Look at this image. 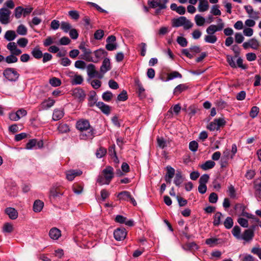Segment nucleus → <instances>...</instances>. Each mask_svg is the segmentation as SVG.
<instances>
[{
  "label": "nucleus",
  "instance_id": "3",
  "mask_svg": "<svg viewBox=\"0 0 261 261\" xmlns=\"http://www.w3.org/2000/svg\"><path fill=\"white\" fill-rule=\"evenodd\" d=\"M172 27L178 28L182 26L185 30H188L191 28L193 24L190 20L187 19L185 16H180L177 18H173L171 20Z\"/></svg>",
  "mask_w": 261,
  "mask_h": 261
},
{
  "label": "nucleus",
  "instance_id": "17",
  "mask_svg": "<svg viewBox=\"0 0 261 261\" xmlns=\"http://www.w3.org/2000/svg\"><path fill=\"white\" fill-rule=\"evenodd\" d=\"M254 236V231L252 229H248L244 231L241 236V239L246 242H249L253 239Z\"/></svg>",
  "mask_w": 261,
  "mask_h": 261
},
{
  "label": "nucleus",
  "instance_id": "60",
  "mask_svg": "<svg viewBox=\"0 0 261 261\" xmlns=\"http://www.w3.org/2000/svg\"><path fill=\"white\" fill-rule=\"evenodd\" d=\"M166 168L167 173L165 176L169 177V178H172L175 174L174 169L171 166H167Z\"/></svg>",
  "mask_w": 261,
  "mask_h": 261
},
{
  "label": "nucleus",
  "instance_id": "4",
  "mask_svg": "<svg viewBox=\"0 0 261 261\" xmlns=\"http://www.w3.org/2000/svg\"><path fill=\"white\" fill-rule=\"evenodd\" d=\"M169 0H148L147 4L149 8L155 9V13L158 14L160 13L161 10L166 9L167 8V4Z\"/></svg>",
  "mask_w": 261,
  "mask_h": 261
},
{
  "label": "nucleus",
  "instance_id": "14",
  "mask_svg": "<svg viewBox=\"0 0 261 261\" xmlns=\"http://www.w3.org/2000/svg\"><path fill=\"white\" fill-rule=\"evenodd\" d=\"M111 69V66L110 59L107 58H105L100 68V74L103 75L105 73L110 70Z\"/></svg>",
  "mask_w": 261,
  "mask_h": 261
},
{
  "label": "nucleus",
  "instance_id": "53",
  "mask_svg": "<svg viewBox=\"0 0 261 261\" xmlns=\"http://www.w3.org/2000/svg\"><path fill=\"white\" fill-rule=\"evenodd\" d=\"M23 8L20 6L17 7L14 10L15 17L18 19L21 17L22 14L23 13Z\"/></svg>",
  "mask_w": 261,
  "mask_h": 261
},
{
  "label": "nucleus",
  "instance_id": "26",
  "mask_svg": "<svg viewBox=\"0 0 261 261\" xmlns=\"http://www.w3.org/2000/svg\"><path fill=\"white\" fill-rule=\"evenodd\" d=\"M94 54L96 58V60H94L97 61V62H98L99 59L108 55V53L103 49H97L94 52Z\"/></svg>",
  "mask_w": 261,
  "mask_h": 261
},
{
  "label": "nucleus",
  "instance_id": "58",
  "mask_svg": "<svg viewBox=\"0 0 261 261\" xmlns=\"http://www.w3.org/2000/svg\"><path fill=\"white\" fill-rule=\"evenodd\" d=\"M107 152V150L105 148L100 147L96 152V155L98 158L103 157Z\"/></svg>",
  "mask_w": 261,
  "mask_h": 261
},
{
  "label": "nucleus",
  "instance_id": "38",
  "mask_svg": "<svg viewBox=\"0 0 261 261\" xmlns=\"http://www.w3.org/2000/svg\"><path fill=\"white\" fill-rule=\"evenodd\" d=\"M182 75L181 74L178 72V71H174L173 72H170L168 74L167 76V80H171L175 78H181Z\"/></svg>",
  "mask_w": 261,
  "mask_h": 261
},
{
  "label": "nucleus",
  "instance_id": "32",
  "mask_svg": "<svg viewBox=\"0 0 261 261\" xmlns=\"http://www.w3.org/2000/svg\"><path fill=\"white\" fill-rule=\"evenodd\" d=\"M15 54H11L5 58V61L8 64H12L16 63L18 61V58Z\"/></svg>",
  "mask_w": 261,
  "mask_h": 261
},
{
  "label": "nucleus",
  "instance_id": "47",
  "mask_svg": "<svg viewBox=\"0 0 261 261\" xmlns=\"http://www.w3.org/2000/svg\"><path fill=\"white\" fill-rule=\"evenodd\" d=\"M83 82V78L80 75H75L72 80L71 83L72 85H80Z\"/></svg>",
  "mask_w": 261,
  "mask_h": 261
},
{
  "label": "nucleus",
  "instance_id": "51",
  "mask_svg": "<svg viewBox=\"0 0 261 261\" xmlns=\"http://www.w3.org/2000/svg\"><path fill=\"white\" fill-rule=\"evenodd\" d=\"M49 84L53 87H58L61 85V80L56 77H54L49 80Z\"/></svg>",
  "mask_w": 261,
  "mask_h": 261
},
{
  "label": "nucleus",
  "instance_id": "20",
  "mask_svg": "<svg viewBox=\"0 0 261 261\" xmlns=\"http://www.w3.org/2000/svg\"><path fill=\"white\" fill-rule=\"evenodd\" d=\"M49 236L51 239L56 240L61 236V231L56 227H53L49 230Z\"/></svg>",
  "mask_w": 261,
  "mask_h": 261
},
{
  "label": "nucleus",
  "instance_id": "34",
  "mask_svg": "<svg viewBox=\"0 0 261 261\" xmlns=\"http://www.w3.org/2000/svg\"><path fill=\"white\" fill-rule=\"evenodd\" d=\"M183 182V178L181 175V173L180 171H177L175 174V176L174 179V183L178 187Z\"/></svg>",
  "mask_w": 261,
  "mask_h": 261
},
{
  "label": "nucleus",
  "instance_id": "18",
  "mask_svg": "<svg viewBox=\"0 0 261 261\" xmlns=\"http://www.w3.org/2000/svg\"><path fill=\"white\" fill-rule=\"evenodd\" d=\"M73 95L74 97L78 98L80 101L84 100L86 97L84 91L80 88L74 89L73 91Z\"/></svg>",
  "mask_w": 261,
  "mask_h": 261
},
{
  "label": "nucleus",
  "instance_id": "13",
  "mask_svg": "<svg viewBox=\"0 0 261 261\" xmlns=\"http://www.w3.org/2000/svg\"><path fill=\"white\" fill-rule=\"evenodd\" d=\"M82 173L83 172L80 169L70 170L66 172V178L69 181H72L75 177L80 176Z\"/></svg>",
  "mask_w": 261,
  "mask_h": 261
},
{
  "label": "nucleus",
  "instance_id": "52",
  "mask_svg": "<svg viewBox=\"0 0 261 261\" xmlns=\"http://www.w3.org/2000/svg\"><path fill=\"white\" fill-rule=\"evenodd\" d=\"M58 130L61 133H66L70 130L69 126L66 124H61L58 126Z\"/></svg>",
  "mask_w": 261,
  "mask_h": 261
},
{
  "label": "nucleus",
  "instance_id": "23",
  "mask_svg": "<svg viewBox=\"0 0 261 261\" xmlns=\"http://www.w3.org/2000/svg\"><path fill=\"white\" fill-rule=\"evenodd\" d=\"M62 194L60 192L57 188H52L49 192V198L51 200H56L58 198H60Z\"/></svg>",
  "mask_w": 261,
  "mask_h": 261
},
{
  "label": "nucleus",
  "instance_id": "6",
  "mask_svg": "<svg viewBox=\"0 0 261 261\" xmlns=\"http://www.w3.org/2000/svg\"><path fill=\"white\" fill-rule=\"evenodd\" d=\"M225 124L226 121L224 118L215 119L207 126V128L211 131L218 130L221 127H223Z\"/></svg>",
  "mask_w": 261,
  "mask_h": 261
},
{
  "label": "nucleus",
  "instance_id": "31",
  "mask_svg": "<svg viewBox=\"0 0 261 261\" xmlns=\"http://www.w3.org/2000/svg\"><path fill=\"white\" fill-rule=\"evenodd\" d=\"M188 88V86L185 84H179L177 86L174 90V94L175 95H178L182 91H185Z\"/></svg>",
  "mask_w": 261,
  "mask_h": 261
},
{
  "label": "nucleus",
  "instance_id": "49",
  "mask_svg": "<svg viewBox=\"0 0 261 261\" xmlns=\"http://www.w3.org/2000/svg\"><path fill=\"white\" fill-rule=\"evenodd\" d=\"M233 224V220L230 217H227L224 222V225L225 227V228L227 229L231 228L232 227Z\"/></svg>",
  "mask_w": 261,
  "mask_h": 261
},
{
  "label": "nucleus",
  "instance_id": "55",
  "mask_svg": "<svg viewBox=\"0 0 261 261\" xmlns=\"http://www.w3.org/2000/svg\"><path fill=\"white\" fill-rule=\"evenodd\" d=\"M68 15L74 20H77L80 18L79 13L76 10H71L68 12Z\"/></svg>",
  "mask_w": 261,
  "mask_h": 261
},
{
  "label": "nucleus",
  "instance_id": "24",
  "mask_svg": "<svg viewBox=\"0 0 261 261\" xmlns=\"http://www.w3.org/2000/svg\"><path fill=\"white\" fill-rule=\"evenodd\" d=\"M5 212L11 219L15 220L18 217V213L14 208L8 207L5 210Z\"/></svg>",
  "mask_w": 261,
  "mask_h": 261
},
{
  "label": "nucleus",
  "instance_id": "11",
  "mask_svg": "<svg viewBox=\"0 0 261 261\" xmlns=\"http://www.w3.org/2000/svg\"><path fill=\"white\" fill-rule=\"evenodd\" d=\"M114 237L117 241L123 240L126 236V231L124 228H118L114 231Z\"/></svg>",
  "mask_w": 261,
  "mask_h": 261
},
{
  "label": "nucleus",
  "instance_id": "16",
  "mask_svg": "<svg viewBox=\"0 0 261 261\" xmlns=\"http://www.w3.org/2000/svg\"><path fill=\"white\" fill-rule=\"evenodd\" d=\"M136 85L137 86V93L140 99L144 98L146 97L145 89L143 88L141 83L139 79L135 81Z\"/></svg>",
  "mask_w": 261,
  "mask_h": 261
},
{
  "label": "nucleus",
  "instance_id": "40",
  "mask_svg": "<svg viewBox=\"0 0 261 261\" xmlns=\"http://www.w3.org/2000/svg\"><path fill=\"white\" fill-rule=\"evenodd\" d=\"M217 40V38L215 35H209L204 37V41L210 43H215Z\"/></svg>",
  "mask_w": 261,
  "mask_h": 261
},
{
  "label": "nucleus",
  "instance_id": "7",
  "mask_svg": "<svg viewBox=\"0 0 261 261\" xmlns=\"http://www.w3.org/2000/svg\"><path fill=\"white\" fill-rule=\"evenodd\" d=\"M218 23L217 25L212 24L210 25L206 30V33L209 35H214L217 31H221L224 27V24L221 18L218 19Z\"/></svg>",
  "mask_w": 261,
  "mask_h": 261
},
{
  "label": "nucleus",
  "instance_id": "45",
  "mask_svg": "<svg viewBox=\"0 0 261 261\" xmlns=\"http://www.w3.org/2000/svg\"><path fill=\"white\" fill-rule=\"evenodd\" d=\"M211 13L215 16L221 15V12L219 10V6L218 5H213L211 10Z\"/></svg>",
  "mask_w": 261,
  "mask_h": 261
},
{
  "label": "nucleus",
  "instance_id": "27",
  "mask_svg": "<svg viewBox=\"0 0 261 261\" xmlns=\"http://www.w3.org/2000/svg\"><path fill=\"white\" fill-rule=\"evenodd\" d=\"M44 203L40 200H36L34 202L33 210L35 212H40L42 210Z\"/></svg>",
  "mask_w": 261,
  "mask_h": 261
},
{
  "label": "nucleus",
  "instance_id": "22",
  "mask_svg": "<svg viewBox=\"0 0 261 261\" xmlns=\"http://www.w3.org/2000/svg\"><path fill=\"white\" fill-rule=\"evenodd\" d=\"M97 98L96 93L94 91L90 92V95L88 98V106L90 107H93L95 105H96Z\"/></svg>",
  "mask_w": 261,
  "mask_h": 261
},
{
  "label": "nucleus",
  "instance_id": "44",
  "mask_svg": "<svg viewBox=\"0 0 261 261\" xmlns=\"http://www.w3.org/2000/svg\"><path fill=\"white\" fill-rule=\"evenodd\" d=\"M251 252L253 254L257 255L261 260V247L258 245L253 247L251 250Z\"/></svg>",
  "mask_w": 261,
  "mask_h": 261
},
{
  "label": "nucleus",
  "instance_id": "30",
  "mask_svg": "<svg viewBox=\"0 0 261 261\" xmlns=\"http://www.w3.org/2000/svg\"><path fill=\"white\" fill-rule=\"evenodd\" d=\"M16 36L15 31L9 30L6 32L4 37L7 40L12 41L15 39Z\"/></svg>",
  "mask_w": 261,
  "mask_h": 261
},
{
  "label": "nucleus",
  "instance_id": "15",
  "mask_svg": "<svg viewBox=\"0 0 261 261\" xmlns=\"http://www.w3.org/2000/svg\"><path fill=\"white\" fill-rule=\"evenodd\" d=\"M7 48L11 54H15V55H20L22 53V51L17 47L16 44L14 42H9L7 45Z\"/></svg>",
  "mask_w": 261,
  "mask_h": 261
},
{
  "label": "nucleus",
  "instance_id": "50",
  "mask_svg": "<svg viewBox=\"0 0 261 261\" xmlns=\"http://www.w3.org/2000/svg\"><path fill=\"white\" fill-rule=\"evenodd\" d=\"M13 231V225L9 223H5L3 227L4 232L11 233Z\"/></svg>",
  "mask_w": 261,
  "mask_h": 261
},
{
  "label": "nucleus",
  "instance_id": "39",
  "mask_svg": "<svg viewBox=\"0 0 261 261\" xmlns=\"http://www.w3.org/2000/svg\"><path fill=\"white\" fill-rule=\"evenodd\" d=\"M61 29L64 32L67 33L71 29V26L68 22L62 21L61 23Z\"/></svg>",
  "mask_w": 261,
  "mask_h": 261
},
{
  "label": "nucleus",
  "instance_id": "19",
  "mask_svg": "<svg viewBox=\"0 0 261 261\" xmlns=\"http://www.w3.org/2000/svg\"><path fill=\"white\" fill-rule=\"evenodd\" d=\"M96 106L101 111V112L106 115H109L111 112V107L99 101L96 103Z\"/></svg>",
  "mask_w": 261,
  "mask_h": 261
},
{
  "label": "nucleus",
  "instance_id": "57",
  "mask_svg": "<svg viewBox=\"0 0 261 261\" xmlns=\"http://www.w3.org/2000/svg\"><path fill=\"white\" fill-rule=\"evenodd\" d=\"M17 43L20 47H25L28 43V40L25 38H21L17 40Z\"/></svg>",
  "mask_w": 261,
  "mask_h": 261
},
{
  "label": "nucleus",
  "instance_id": "9",
  "mask_svg": "<svg viewBox=\"0 0 261 261\" xmlns=\"http://www.w3.org/2000/svg\"><path fill=\"white\" fill-rule=\"evenodd\" d=\"M87 74L90 77L93 78L96 77L100 79L103 77V75L96 70L95 66L94 64H89L87 67Z\"/></svg>",
  "mask_w": 261,
  "mask_h": 261
},
{
  "label": "nucleus",
  "instance_id": "43",
  "mask_svg": "<svg viewBox=\"0 0 261 261\" xmlns=\"http://www.w3.org/2000/svg\"><path fill=\"white\" fill-rule=\"evenodd\" d=\"M241 228L239 226H235L232 230V233L234 237L238 239H240L241 236L240 235Z\"/></svg>",
  "mask_w": 261,
  "mask_h": 261
},
{
  "label": "nucleus",
  "instance_id": "1",
  "mask_svg": "<svg viewBox=\"0 0 261 261\" xmlns=\"http://www.w3.org/2000/svg\"><path fill=\"white\" fill-rule=\"evenodd\" d=\"M76 127L81 132L80 138L82 140H92L95 136V130L91 126L87 120L81 119L77 121Z\"/></svg>",
  "mask_w": 261,
  "mask_h": 261
},
{
  "label": "nucleus",
  "instance_id": "59",
  "mask_svg": "<svg viewBox=\"0 0 261 261\" xmlns=\"http://www.w3.org/2000/svg\"><path fill=\"white\" fill-rule=\"evenodd\" d=\"M104 36V32L102 30H97L94 34V37L96 40H101Z\"/></svg>",
  "mask_w": 261,
  "mask_h": 261
},
{
  "label": "nucleus",
  "instance_id": "12",
  "mask_svg": "<svg viewBox=\"0 0 261 261\" xmlns=\"http://www.w3.org/2000/svg\"><path fill=\"white\" fill-rule=\"evenodd\" d=\"M246 12L248 14V16L254 19H258L259 18V12L258 11H254L252 7L250 5H247L244 6Z\"/></svg>",
  "mask_w": 261,
  "mask_h": 261
},
{
  "label": "nucleus",
  "instance_id": "54",
  "mask_svg": "<svg viewBox=\"0 0 261 261\" xmlns=\"http://www.w3.org/2000/svg\"><path fill=\"white\" fill-rule=\"evenodd\" d=\"M226 61L231 67H232L233 68H237V65L235 63L234 59L231 56L227 55L226 56Z\"/></svg>",
  "mask_w": 261,
  "mask_h": 261
},
{
  "label": "nucleus",
  "instance_id": "33",
  "mask_svg": "<svg viewBox=\"0 0 261 261\" xmlns=\"http://www.w3.org/2000/svg\"><path fill=\"white\" fill-rule=\"evenodd\" d=\"M215 163L211 160L206 161L204 164L201 165V168L204 170H207L213 168L215 165Z\"/></svg>",
  "mask_w": 261,
  "mask_h": 261
},
{
  "label": "nucleus",
  "instance_id": "2",
  "mask_svg": "<svg viewBox=\"0 0 261 261\" xmlns=\"http://www.w3.org/2000/svg\"><path fill=\"white\" fill-rule=\"evenodd\" d=\"M114 176V169L111 166L105 168L97 179V182L100 185H109Z\"/></svg>",
  "mask_w": 261,
  "mask_h": 261
},
{
  "label": "nucleus",
  "instance_id": "41",
  "mask_svg": "<svg viewBox=\"0 0 261 261\" xmlns=\"http://www.w3.org/2000/svg\"><path fill=\"white\" fill-rule=\"evenodd\" d=\"M254 188L255 191V194L261 199V180L259 182H255Z\"/></svg>",
  "mask_w": 261,
  "mask_h": 261
},
{
  "label": "nucleus",
  "instance_id": "25",
  "mask_svg": "<svg viewBox=\"0 0 261 261\" xmlns=\"http://www.w3.org/2000/svg\"><path fill=\"white\" fill-rule=\"evenodd\" d=\"M64 115L63 109H55L53 114V119L54 121H57L61 119Z\"/></svg>",
  "mask_w": 261,
  "mask_h": 261
},
{
  "label": "nucleus",
  "instance_id": "5",
  "mask_svg": "<svg viewBox=\"0 0 261 261\" xmlns=\"http://www.w3.org/2000/svg\"><path fill=\"white\" fill-rule=\"evenodd\" d=\"M3 75L8 80L12 82L16 81L19 76V74L13 68H7L3 71Z\"/></svg>",
  "mask_w": 261,
  "mask_h": 261
},
{
  "label": "nucleus",
  "instance_id": "29",
  "mask_svg": "<svg viewBox=\"0 0 261 261\" xmlns=\"http://www.w3.org/2000/svg\"><path fill=\"white\" fill-rule=\"evenodd\" d=\"M130 193L128 191H123L118 193L117 197L120 200L126 201L129 198H130Z\"/></svg>",
  "mask_w": 261,
  "mask_h": 261
},
{
  "label": "nucleus",
  "instance_id": "10",
  "mask_svg": "<svg viewBox=\"0 0 261 261\" xmlns=\"http://www.w3.org/2000/svg\"><path fill=\"white\" fill-rule=\"evenodd\" d=\"M11 11L6 8L0 9V22L4 24H7L9 22Z\"/></svg>",
  "mask_w": 261,
  "mask_h": 261
},
{
  "label": "nucleus",
  "instance_id": "8",
  "mask_svg": "<svg viewBox=\"0 0 261 261\" xmlns=\"http://www.w3.org/2000/svg\"><path fill=\"white\" fill-rule=\"evenodd\" d=\"M79 48L83 52V55H82L81 58L88 62H92L97 63V61H94L91 56L92 51L89 48H87L85 45L81 43L79 46Z\"/></svg>",
  "mask_w": 261,
  "mask_h": 261
},
{
  "label": "nucleus",
  "instance_id": "37",
  "mask_svg": "<svg viewBox=\"0 0 261 261\" xmlns=\"http://www.w3.org/2000/svg\"><path fill=\"white\" fill-rule=\"evenodd\" d=\"M113 96V93L109 91H107L103 93L102 95V98L104 101L109 102L112 99Z\"/></svg>",
  "mask_w": 261,
  "mask_h": 261
},
{
  "label": "nucleus",
  "instance_id": "63",
  "mask_svg": "<svg viewBox=\"0 0 261 261\" xmlns=\"http://www.w3.org/2000/svg\"><path fill=\"white\" fill-rule=\"evenodd\" d=\"M259 108L257 107H253L250 112V116L252 118L256 117L258 113Z\"/></svg>",
  "mask_w": 261,
  "mask_h": 261
},
{
  "label": "nucleus",
  "instance_id": "21",
  "mask_svg": "<svg viewBox=\"0 0 261 261\" xmlns=\"http://www.w3.org/2000/svg\"><path fill=\"white\" fill-rule=\"evenodd\" d=\"M55 103V101L54 100L48 98L41 103V110H47L53 106Z\"/></svg>",
  "mask_w": 261,
  "mask_h": 261
},
{
  "label": "nucleus",
  "instance_id": "48",
  "mask_svg": "<svg viewBox=\"0 0 261 261\" xmlns=\"http://www.w3.org/2000/svg\"><path fill=\"white\" fill-rule=\"evenodd\" d=\"M127 92L124 90L119 94H118L117 99L118 101H124L127 100Z\"/></svg>",
  "mask_w": 261,
  "mask_h": 261
},
{
  "label": "nucleus",
  "instance_id": "46",
  "mask_svg": "<svg viewBox=\"0 0 261 261\" xmlns=\"http://www.w3.org/2000/svg\"><path fill=\"white\" fill-rule=\"evenodd\" d=\"M17 33L20 35H25L27 33V29L23 24L19 25L16 30Z\"/></svg>",
  "mask_w": 261,
  "mask_h": 261
},
{
  "label": "nucleus",
  "instance_id": "28",
  "mask_svg": "<svg viewBox=\"0 0 261 261\" xmlns=\"http://www.w3.org/2000/svg\"><path fill=\"white\" fill-rule=\"evenodd\" d=\"M31 54L33 57L36 59H40L42 58L43 56V53L38 46H37L32 49Z\"/></svg>",
  "mask_w": 261,
  "mask_h": 261
},
{
  "label": "nucleus",
  "instance_id": "36",
  "mask_svg": "<svg viewBox=\"0 0 261 261\" xmlns=\"http://www.w3.org/2000/svg\"><path fill=\"white\" fill-rule=\"evenodd\" d=\"M222 214L220 212H217L214 215L213 224L214 226H217L221 223V219Z\"/></svg>",
  "mask_w": 261,
  "mask_h": 261
},
{
  "label": "nucleus",
  "instance_id": "42",
  "mask_svg": "<svg viewBox=\"0 0 261 261\" xmlns=\"http://www.w3.org/2000/svg\"><path fill=\"white\" fill-rule=\"evenodd\" d=\"M195 21L198 26H202L205 22V18L200 15H196L195 16Z\"/></svg>",
  "mask_w": 261,
  "mask_h": 261
},
{
  "label": "nucleus",
  "instance_id": "35",
  "mask_svg": "<svg viewBox=\"0 0 261 261\" xmlns=\"http://www.w3.org/2000/svg\"><path fill=\"white\" fill-rule=\"evenodd\" d=\"M209 5L208 2H199L198 10L199 12H205L208 9Z\"/></svg>",
  "mask_w": 261,
  "mask_h": 261
},
{
  "label": "nucleus",
  "instance_id": "56",
  "mask_svg": "<svg viewBox=\"0 0 261 261\" xmlns=\"http://www.w3.org/2000/svg\"><path fill=\"white\" fill-rule=\"evenodd\" d=\"M177 42L181 46L186 47L187 46L188 41L187 39L183 37H178L177 38Z\"/></svg>",
  "mask_w": 261,
  "mask_h": 261
},
{
  "label": "nucleus",
  "instance_id": "62",
  "mask_svg": "<svg viewBox=\"0 0 261 261\" xmlns=\"http://www.w3.org/2000/svg\"><path fill=\"white\" fill-rule=\"evenodd\" d=\"M198 147V143L195 141H192L189 143V149L193 152H195L197 150Z\"/></svg>",
  "mask_w": 261,
  "mask_h": 261
},
{
  "label": "nucleus",
  "instance_id": "61",
  "mask_svg": "<svg viewBox=\"0 0 261 261\" xmlns=\"http://www.w3.org/2000/svg\"><path fill=\"white\" fill-rule=\"evenodd\" d=\"M216 106L220 109H223L227 106V103L222 99L218 100L215 102Z\"/></svg>",
  "mask_w": 261,
  "mask_h": 261
},
{
  "label": "nucleus",
  "instance_id": "64",
  "mask_svg": "<svg viewBox=\"0 0 261 261\" xmlns=\"http://www.w3.org/2000/svg\"><path fill=\"white\" fill-rule=\"evenodd\" d=\"M209 175L207 174L202 175L199 178V182L200 184L206 185L209 179Z\"/></svg>",
  "mask_w": 261,
  "mask_h": 261
}]
</instances>
